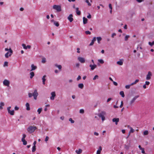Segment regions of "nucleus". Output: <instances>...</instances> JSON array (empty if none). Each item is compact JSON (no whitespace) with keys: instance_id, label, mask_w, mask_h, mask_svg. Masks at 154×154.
I'll list each match as a JSON object with an SVG mask.
<instances>
[{"instance_id":"obj_31","label":"nucleus","mask_w":154,"mask_h":154,"mask_svg":"<svg viewBox=\"0 0 154 154\" xmlns=\"http://www.w3.org/2000/svg\"><path fill=\"white\" fill-rule=\"evenodd\" d=\"M130 37V36L129 35H125V38H124L125 41H127L128 40V38Z\"/></svg>"},{"instance_id":"obj_28","label":"nucleus","mask_w":154,"mask_h":154,"mask_svg":"<svg viewBox=\"0 0 154 154\" xmlns=\"http://www.w3.org/2000/svg\"><path fill=\"white\" fill-rule=\"evenodd\" d=\"M30 78L31 79H32L33 77L35 75V74L34 72H31L30 73Z\"/></svg>"},{"instance_id":"obj_36","label":"nucleus","mask_w":154,"mask_h":154,"mask_svg":"<svg viewBox=\"0 0 154 154\" xmlns=\"http://www.w3.org/2000/svg\"><path fill=\"white\" fill-rule=\"evenodd\" d=\"M54 25L55 26H56L57 27H58L59 25V24L58 23V22L56 21L54 23Z\"/></svg>"},{"instance_id":"obj_54","label":"nucleus","mask_w":154,"mask_h":154,"mask_svg":"<svg viewBox=\"0 0 154 154\" xmlns=\"http://www.w3.org/2000/svg\"><path fill=\"white\" fill-rule=\"evenodd\" d=\"M81 77L80 75H79L78 77L77 78V81L79 80L80 79H81Z\"/></svg>"},{"instance_id":"obj_48","label":"nucleus","mask_w":154,"mask_h":154,"mask_svg":"<svg viewBox=\"0 0 154 154\" xmlns=\"http://www.w3.org/2000/svg\"><path fill=\"white\" fill-rule=\"evenodd\" d=\"M84 111L83 109H81L80 110L79 112L81 113H84Z\"/></svg>"},{"instance_id":"obj_64","label":"nucleus","mask_w":154,"mask_h":154,"mask_svg":"<svg viewBox=\"0 0 154 154\" xmlns=\"http://www.w3.org/2000/svg\"><path fill=\"white\" fill-rule=\"evenodd\" d=\"M64 119V117L63 116H61L60 117V119L63 120Z\"/></svg>"},{"instance_id":"obj_51","label":"nucleus","mask_w":154,"mask_h":154,"mask_svg":"<svg viewBox=\"0 0 154 154\" xmlns=\"http://www.w3.org/2000/svg\"><path fill=\"white\" fill-rule=\"evenodd\" d=\"M28 95H29V97H32V94L31 93H29L28 94Z\"/></svg>"},{"instance_id":"obj_9","label":"nucleus","mask_w":154,"mask_h":154,"mask_svg":"<svg viewBox=\"0 0 154 154\" xmlns=\"http://www.w3.org/2000/svg\"><path fill=\"white\" fill-rule=\"evenodd\" d=\"M38 95V94L37 90L35 89L34 91V92L32 93V96H33L35 100H36L37 99V97Z\"/></svg>"},{"instance_id":"obj_5","label":"nucleus","mask_w":154,"mask_h":154,"mask_svg":"<svg viewBox=\"0 0 154 154\" xmlns=\"http://www.w3.org/2000/svg\"><path fill=\"white\" fill-rule=\"evenodd\" d=\"M3 84L4 86L9 87L10 85V82L9 80L5 79L3 81Z\"/></svg>"},{"instance_id":"obj_7","label":"nucleus","mask_w":154,"mask_h":154,"mask_svg":"<svg viewBox=\"0 0 154 154\" xmlns=\"http://www.w3.org/2000/svg\"><path fill=\"white\" fill-rule=\"evenodd\" d=\"M78 61L81 63H84L85 62V59L81 57H78L77 58Z\"/></svg>"},{"instance_id":"obj_22","label":"nucleus","mask_w":154,"mask_h":154,"mask_svg":"<svg viewBox=\"0 0 154 154\" xmlns=\"http://www.w3.org/2000/svg\"><path fill=\"white\" fill-rule=\"evenodd\" d=\"M5 106V103L3 102H0V109L2 110L3 109V106Z\"/></svg>"},{"instance_id":"obj_33","label":"nucleus","mask_w":154,"mask_h":154,"mask_svg":"<svg viewBox=\"0 0 154 154\" xmlns=\"http://www.w3.org/2000/svg\"><path fill=\"white\" fill-rule=\"evenodd\" d=\"M21 141H22L23 142V144L24 145H26L27 143V141L25 140V139H24V140H21Z\"/></svg>"},{"instance_id":"obj_58","label":"nucleus","mask_w":154,"mask_h":154,"mask_svg":"<svg viewBox=\"0 0 154 154\" xmlns=\"http://www.w3.org/2000/svg\"><path fill=\"white\" fill-rule=\"evenodd\" d=\"M123 102L122 101L121 102V105L120 106V108H121L122 107V106H123Z\"/></svg>"},{"instance_id":"obj_6","label":"nucleus","mask_w":154,"mask_h":154,"mask_svg":"<svg viewBox=\"0 0 154 154\" xmlns=\"http://www.w3.org/2000/svg\"><path fill=\"white\" fill-rule=\"evenodd\" d=\"M11 108V106L8 107L7 108V110L9 114L11 115H14V110H10Z\"/></svg>"},{"instance_id":"obj_13","label":"nucleus","mask_w":154,"mask_h":154,"mask_svg":"<svg viewBox=\"0 0 154 154\" xmlns=\"http://www.w3.org/2000/svg\"><path fill=\"white\" fill-rule=\"evenodd\" d=\"M22 46L23 47V48L26 50L28 49H30L31 48V46L30 45H28L27 46H26V45L24 44H22Z\"/></svg>"},{"instance_id":"obj_44","label":"nucleus","mask_w":154,"mask_h":154,"mask_svg":"<svg viewBox=\"0 0 154 154\" xmlns=\"http://www.w3.org/2000/svg\"><path fill=\"white\" fill-rule=\"evenodd\" d=\"M69 121L72 124H73L74 122V121L71 118L69 119Z\"/></svg>"},{"instance_id":"obj_16","label":"nucleus","mask_w":154,"mask_h":154,"mask_svg":"<svg viewBox=\"0 0 154 154\" xmlns=\"http://www.w3.org/2000/svg\"><path fill=\"white\" fill-rule=\"evenodd\" d=\"M102 150V148L101 146H99L98 150L97 151L96 154H100Z\"/></svg>"},{"instance_id":"obj_42","label":"nucleus","mask_w":154,"mask_h":154,"mask_svg":"<svg viewBox=\"0 0 154 154\" xmlns=\"http://www.w3.org/2000/svg\"><path fill=\"white\" fill-rule=\"evenodd\" d=\"M135 101V98H134L130 102V104L132 105Z\"/></svg>"},{"instance_id":"obj_39","label":"nucleus","mask_w":154,"mask_h":154,"mask_svg":"<svg viewBox=\"0 0 154 154\" xmlns=\"http://www.w3.org/2000/svg\"><path fill=\"white\" fill-rule=\"evenodd\" d=\"M8 62H7V61H5L4 63L3 66L4 67L7 66H8Z\"/></svg>"},{"instance_id":"obj_37","label":"nucleus","mask_w":154,"mask_h":154,"mask_svg":"<svg viewBox=\"0 0 154 154\" xmlns=\"http://www.w3.org/2000/svg\"><path fill=\"white\" fill-rule=\"evenodd\" d=\"M36 146H33L32 147V152H34L36 150Z\"/></svg>"},{"instance_id":"obj_41","label":"nucleus","mask_w":154,"mask_h":154,"mask_svg":"<svg viewBox=\"0 0 154 154\" xmlns=\"http://www.w3.org/2000/svg\"><path fill=\"white\" fill-rule=\"evenodd\" d=\"M148 44L150 46H152L154 45V41H153L152 42H149Z\"/></svg>"},{"instance_id":"obj_57","label":"nucleus","mask_w":154,"mask_h":154,"mask_svg":"<svg viewBox=\"0 0 154 154\" xmlns=\"http://www.w3.org/2000/svg\"><path fill=\"white\" fill-rule=\"evenodd\" d=\"M150 84V82H149L148 81H146L145 82V84L146 85H149Z\"/></svg>"},{"instance_id":"obj_25","label":"nucleus","mask_w":154,"mask_h":154,"mask_svg":"<svg viewBox=\"0 0 154 154\" xmlns=\"http://www.w3.org/2000/svg\"><path fill=\"white\" fill-rule=\"evenodd\" d=\"M83 24H85L87 23L88 21V19L85 17H84L83 18Z\"/></svg>"},{"instance_id":"obj_26","label":"nucleus","mask_w":154,"mask_h":154,"mask_svg":"<svg viewBox=\"0 0 154 154\" xmlns=\"http://www.w3.org/2000/svg\"><path fill=\"white\" fill-rule=\"evenodd\" d=\"M134 84H135V82H133V83L131 84L130 85H126L125 86V88H126L127 89H129L130 88V86H131L133 85Z\"/></svg>"},{"instance_id":"obj_34","label":"nucleus","mask_w":154,"mask_h":154,"mask_svg":"<svg viewBox=\"0 0 154 154\" xmlns=\"http://www.w3.org/2000/svg\"><path fill=\"white\" fill-rule=\"evenodd\" d=\"M149 132L147 130H145L143 132V134L144 135H146L148 134Z\"/></svg>"},{"instance_id":"obj_56","label":"nucleus","mask_w":154,"mask_h":154,"mask_svg":"<svg viewBox=\"0 0 154 154\" xmlns=\"http://www.w3.org/2000/svg\"><path fill=\"white\" fill-rule=\"evenodd\" d=\"M109 8L110 9L112 10V5L111 4H109Z\"/></svg>"},{"instance_id":"obj_61","label":"nucleus","mask_w":154,"mask_h":154,"mask_svg":"<svg viewBox=\"0 0 154 154\" xmlns=\"http://www.w3.org/2000/svg\"><path fill=\"white\" fill-rule=\"evenodd\" d=\"M77 52L78 53H80V48H77Z\"/></svg>"},{"instance_id":"obj_40","label":"nucleus","mask_w":154,"mask_h":154,"mask_svg":"<svg viewBox=\"0 0 154 154\" xmlns=\"http://www.w3.org/2000/svg\"><path fill=\"white\" fill-rule=\"evenodd\" d=\"M85 2L88 4V5L89 6H91V4L89 2V0H85Z\"/></svg>"},{"instance_id":"obj_29","label":"nucleus","mask_w":154,"mask_h":154,"mask_svg":"<svg viewBox=\"0 0 154 154\" xmlns=\"http://www.w3.org/2000/svg\"><path fill=\"white\" fill-rule=\"evenodd\" d=\"M128 128H129L130 129V130L129 132V135L131 133H133L134 132V130L132 128L130 127L129 126H128Z\"/></svg>"},{"instance_id":"obj_35","label":"nucleus","mask_w":154,"mask_h":154,"mask_svg":"<svg viewBox=\"0 0 154 154\" xmlns=\"http://www.w3.org/2000/svg\"><path fill=\"white\" fill-rule=\"evenodd\" d=\"M120 94L121 95L122 97H124L125 94H124V92L123 91H121L120 92Z\"/></svg>"},{"instance_id":"obj_2","label":"nucleus","mask_w":154,"mask_h":154,"mask_svg":"<svg viewBox=\"0 0 154 154\" xmlns=\"http://www.w3.org/2000/svg\"><path fill=\"white\" fill-rule=\"evenodd\" d=\"M37 129V127L36 126H30L27 128V130L29 133L31 134L34 132Z\"/></svg>"},{"instance_id":"obj_49","label":"nucleus","mask_w":154,"mask_h":154,"mask_svg":"<svg viewBox=\"0 0 154 154\" xmlns=\"http://www.w3.org/2000/svg\"><path fill=\"white\" fill-rule=\"evenodd\" d=\"M49 139V137L48 136H46L45 138V141L46 142H47Z\"/></svg>"},{"instance_id":"obj_27","label":"nucleus","mask_w":154,"mask_h":154,"mask_svg":"<svg viewBox=\"0 0 154 154\" xmlns=\"http://www.w3.org/2000/svg\"><path fill=\"white\" fill-rule=\"evenodd\" d=\"M97 41L98 43V44H100V41L102 40V38L100 37H97Z\"/></svg>"},{"instance_id":"obj_63","label":"nucleus","mask_w":154,"mask_h":154,"mask_svg":"<svg viewBox=\"0 0 154 154\" xmlns=\"http://www.w3.org/2000/svg\"><path fill=\"white\" fill-rule=\"evenodd\" d=\"M4 4V2H3L1 1L0 2V5H2Z\"/></svg>"},{"instance_id":"obj_55","label":"nucleus","mask_w":154,"mask_h":154,"mask_svg":"<svg viewBox=\"0 0 154 154\" xmlns=\"http://www.w3.org/2000/svg\"><path fill=\"white\" fill-rule=\"evenodd\" d=\"M112 100V98H108L107 99V102H109L111 100Z\"/></svg>"},{"instance_id":"obj_53","label":"nucleus","mask_w":154,"mask_h":154,"mask_svg":"<svg viewBox=\"0 0 154 154\" xmlns=\"http://www.w3.org/2000/svg\"><path fill=\"white\" fill-rule=\"evenodd\" d=\"M19 109V107H17V106H16L14 107V109L15 110H18Z\"/></svg>"},{"instance_id":"obj_8","label":"nucleus","mask_w":154,"mask_h":154,"mask_svg":"<svg viewBox=\"0 0 154 154\" xmlns=\"http://www.w3.org/2000/svg\"><path fill=\"white\" fill-rule=\"evenodd\" d=\"M51 96L50 97V99L51 100H54V99L55 97H56V95L55 91H53L51 93Z\"/></svg>"},{"instance_id":"obj_12","label":"nucleus","mask_w":154,"mask_h":154,"mask_svg":"<svg viewBox=\"0 0 154 154\" xmlns=\"http://www.w3.org/2000/svg\"><path fill=\"white\" fill-rule=\"evenodd\" d=\"M67 19L69 20L70 22H72L73 20L72 14H69V15L68 16Z\"/></svg>"},{"instance_id":"obj_52","label":"nucleus","mask_w":154,"mask_h":154,"mask_svg":"<svg viewBox=\"0 0 154 154\" xmlns=\"http://www.w3.org/2000/svg\"><path fill=\"white\" fill-rule=\"evenodd\" d=\"M141 152L142 153L144 154L145 153V152L144 150V148H143L142 149H141Z\"/></svg>"},{"instance_id":"obj_11","label":"nucleus","mask_w":154,"mask_h":154,"mask_svg":"<svg viewBox=\"0 0 154 154\" xmlns=\"http://www.w3.org/2000/svg\"><path fill=\"white\" fill-rule=\"evenodd\" d=\"M152 75V74L151 72L149 71L148 72V74H147L146 77V79L147 80H149L150 79L151 76Z\"/></svg>"},{"instance_id":"obj_15","label":"nucleus","mask_w":154,"mask_h":154,"mask_svg":"<svg viewBox=\"0 0 154 154\" xmlns=\"http://www.w3.org/2000/svg\"><path fill=\"white\" fill-rule=\"evenodd\" d=\"M112 121L113 122H115V124L117 125L119 121V118H113L112 119Z\"/></svg>"},{"instance_id":"obj_19","label":"nucleus","mask_w":154,"mask_h":154,"mask_svg":"<svg viewBox=\"0 0 154 154\" xmlns=\"http://www.w3.org/2000/svg\"><path fill=\"white\" fill-rule=\"evenodd\" d=\"M46 75H44L42 78V83L44 85L45 84V81H46Z\"/></svg>"},{"instance_id":"obj_4","label":"nucleus","mask_w":154,"mask_h":154,"mask_svg":"<svg viewBox=\"0 0 154 154\" xmlns=\"http://www.w3.org/2000/svg\"><path fill=\"white\" fill-rule=\"evenodd\" d=\"M53 8L58 12H60L61 11V7L60 5H54L53 6Z\"/></svg>"},{"instance_id":"obj_1","label":"nucleus","mask_w":154,"mask_h":154,"mask_svg":"<svg viewBox=\"0 0 154 154\" xmlns=\"http://www.w3.org/2000/svg\"><path fill=\"white\" fill-rule=\"evenodd\" d=\"M5 50L7 52L5 54V57L6 58H8L9 57H11L13 53V51L11 48L9 49L6 48L5 49Z\"/></svg>"},{"instance_id":"obj_23","label":"nucleus","mask_w":154,"mask_h":154,"mask_svg":"<svg viewBox=\"0 0 154 154\" xmlns=\"http://www.w3.org/2000/svg\"><path fill=\"white\" fill-rule=\"evenodd\" d=\"M82 152V150L81 149H77L75 150V152L77 154H80Z\"/></svg>"},{"instance_id":"obj_43","label":"nucleus","mask_w":154,"mask_h":154,"mask_svg":"<svg viewBox=\"0 0 154 154\" xmlns=\"http://www.w3.org/2000/svg\"><path fill=\"white\" fill-rule=\"evenodd\" d=\"M98 77H99L98 76V75H96L93 78V80H95L97 79H98Z\"/></svg>"},{"instance_id":"obj_50","label":"nucleus","mask_w":154,"mask_h":154,"mask_svg":"<svg viewBox=\"0 0 154 154\" xmlns=\"http://www.w3.org/2000/svg\"><path fill=\"white\" fill-rule=\"evenodd\" d=\"M86 34H90L91 32L89 31H86L85 32Z\"/></svg>"},{"instance_id":"obj_47","label":"nucleus","mask_w":154,"mask_h":154,"mask_svg":"<svg viewBox=\"0 0 154 154\" xmlns=\"http://www.w3.org/2000/svg\"><path fill=\"white\" fill-rule=\"evenodd\" d=\"M26 134H23V137L22 138L21 140H24L25 139V138H26Z\"/></svg>"},{"instance_id":"obj_21","label":"nucleus","mask_w":154,"mask_h":154,"mask_svg":"<svg viewBox=\"0 0 154 154\" xmlns=\"http://www.w3.org/2000/svg\"><path fill=\"white\" fill-rule=\"evenodd\" d=\"M76 12V14L77 15H79L81 14V11L79 10V8H75Z\"/></svg>"},{"instance_id":"obj_20","label":"nucleus","mask_w":154,"mask_h":154,"mask_svg":"<svg viewBox=\"0 0 154 154\" xmlns=\"http://www.w3.org/2000/svg\"><path fill=\"white\" fill-rule=\"evenodd\" d=\"M54 66L55 67L57 68L60 70H61L62 67L61 65L55 64H54Z\"/></svg>"},{"instance_id":"obj_10","label":"nucleus","mask_w":154,"mask_h":154,"mask_svg":"<svg viewBox=\"0 0 154 154\" xmlns=\"http://www.w3.org/2000/svg\"><path fill=\"white\" fill-rule=\"evenodd\" d=\"M89 67H90L91 70H93L97 68V65L95 64H90L89 65Z\"/></svg>"},{"instance_id":"obj_38","label":"nucleus","mask_w":154,"mask_h":154,"mask_svg":"<svg viewBox=\"0 0 154 154\" xmlns=\"http://www.w3.org/2000/svg\"><path fill=\"white\" fill-rule=\"evenodd\" d=\"M42 110V108H39L37 110V112H38V114H40L41 113Z\"/></svg>"},{"instance_id":"obj_62","label":"nucleus","mask_w":154,"mask_h":154,"mask_svg":"<svg viewBox=\"0 0 154 154\" xmlns=\"http://www.w3.org/2000/svg\"><path fill=\"white\" fill-rule=\"evenodd\" d=\"M113 84L117 86L118 85V84L116 82L114 81H113Z\"/></svg>"},{"instance_id":"obj_46","label":"nucleus","mask_w":154,"mask_h":154,"mask_svg":"<svg viewBox=\"0 0 154 154\" xmlns=\"http://www.w3.org/2000/svg\"><path fill=\"white\" fill-rule=\"evenodd\" d=\"M116 35V34L115 33H113L112 34L111 37L112 38H114V36H115Z\"/></svg>"},{"instance_id":"obj_59","label":"nucleus","mask_w":154,"mask_h":154,"mask_svg":"<svg viewBox=\"0 0 154 154\" xmlns=\"http://www.w3.org/2000/svg\"><path fill=\"white\" fill-rule=\"evenodd\" d=\"M94 135H96V136H97L99 135V134L98 133L96 132H94Z\"/></svg>"},{"instance_id":"obj_14","label":"nucleus","mask_w":154,"mask_h":154,"mask_svg":"<svg viewBox=\"0 0 154 154\" xmlns=\"http://www.w3.org/2000/svg\"><path fill=\"white\" fill-rule=\"evenodd\" d=\"M37 68L36 66L34 64H32L31 65V69L30 71H32L36 69Z\"/></svg>"},{"instance_id":"obj_18","label":"nucleus","mask_w":154,"mask_h":154,"mask_svg":"<svg viewBox=\"0 0 154 154\" xmlns=\"http://www.w3.org/2000/svg\"><path fill=\"white\" fill-rule=\"evenodd\" d=\"M96 38L95 37H94L93 39L92 40L91 42V43L89 45L90 46H92L94 44V42L96 41Z\"/></svg>"},{"instance_id":"obj_3","label":"nucleus","mask_w":154,"mask_h":154,"mask_svg":"<svg viewBox=\"0 0 154 154\" xmlns=\"http://www.w3.org/2000/svg\"><path fill=\"white\" fill-rule=\"evenodd\" d=\"M106 112L102 111L98 114V116L101 118L102 120L103 121L105 120V116L106 115Z\"/></svg>"},{"instance_id":"obj_45","label":"nucleus","mask_w":154,"mask_h":154,"mask_svg":"<svg viewBox=\"0 0 154 154\" xmlns=\"http://www.w3.org/2000/svg\"><path fill=\"white\" fill-rule=\"evenodd\" d=\"M42 62L43 63H45L46 62V59L45 58H43L42 60Z\"/></svg>"},{"instance_id":"obj_32","label":"nucleus","mask_w":154,"mask_h":154,"mask_svg":"<svg viewBox=\"0 0 154 154\" xmlns=\"http://www.w3.org/2000/svg\"><path fill=\"white\" fill-rule=\"evenodd\" d=\"M98 62L101 64H103L104 63V60L102 59H98Z\"/></svg>"},{"instance_id":"obj_24","label":"nucleus","mask_w":154,"mask_h":154,"mask_svg":"<svg viewBox=\"0 0 154 154\" xmlns=\"http://www.w3.org/2000/svg\"><path fill=\"white\" fill-rule=\"evenodd\" d=\"M26 110H27L29 111L30 110V107H29V104L28 103H26Z\"/></svg>"},{"instance_id":"obj_60","label":"nucleus","mask_w":154,"mask_h":154,"mask_svg":"<svg viewBox=\"0 0 154 154\" xmlns=\"http://www.w3.org/2000/svg\"><path fill=\"white\" fill-rule=\"evenodd\" d=\"M87 17L88 19H90L91 18V16L90 14H89L87 16Z\"/></svg>"},{"instance_id":"obj_30","label":"nucleus","mask_w":154,"mask_h":154,"mask_svg":"<svg viewBox=\"0 0 154 154\" xmlns=\"http://www.w3.org/2000/svg\"><path fill=\"white\" fill-rule=\"evenodd\" d=\"M78 86L79 88L82 89L84 87V85L82 83H80L78 84Z\"/></svg>"},{"instance_id":"obj_17","label":"nucleus","mask_w":154,"mask_h":154,"mask_svg":"<svg viewBox=\"0 0 154 154\" xmlns=\"http://www.w3.org/2000/svg\"><path fill=\"white\" fill-rule=\"evenodd\" d=\"M123 59H121L119 61L117 62V64L120 65H122L123 64Z\"/></svg>"}]
</instances>
